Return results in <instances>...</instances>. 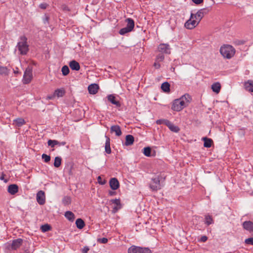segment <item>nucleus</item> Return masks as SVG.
I'll return each instance as SVG.
<instances>
[{
	"label": "nucleus",
	"instance_id": "58836bf2",
	"mask_svg": "<svg viewBox=\"0 0 253 253\" xmlns=\"http://www.w3.org/2000/svg\"><path fill=\"white\" fill-rule=\"evenodd\" d=\"M62 203L64 205H68L71 203V199L69 197H65L62 200Z\"/></svg>",
	"mask_w": 253,
	"mask_h": 253
},
{
	"label": "nucleus",
	"instance_id": "4c0bfd02",
	"mask_svg": "<svg viewBox=\"0 0 253 253\" xmlns=\"http://www.w3.org/2000/svg\"><path fill=\"white\" fill-rule=\"evenodd\" d=\"M169 122V121L166 119H160L156 121V123L158 125L165 124L167 126Z\"/></svg>",
	"mask_w": 253,
	"mask_h": 253
},
{
	"label": "nucleus",
	"instance_id": "20e7f679",
	"mask_svg": "<svg viewBox=\"0 0 253 253\" xmlns=\"http://www.w3.org/2000/svg\"><path fill=\"white\" fill-rule=\"evenodd\" d=\"M220 52L224 58L230 59L235 54V49L231 45H225L220 47Z\"/></svg>",
	"mask_w": 253,
	"mask_h": 253
},
{
	"label": "nucleus",
	"instance_id": "dca6fc26",
	"mask_svg": "<svg viewBox=\"0 0 253 253\" xmlns=\"http://www.w3.org/2000/svg\"><path fill=\"white\" fill-rule=\"evenodd\" d=\"M243 226L245 229L249 231H253V223L251 221H246L243 222Z\"/></svg>",
	"mask_w": 253,
	"mask_h": 253
},
{
	"label": "nucleus",
	"instance_id": "a19ab883",
	"mask_svg": "<svg viewBox=\"0 0 253 253\" xmlns=\"http://www.w3.org/2000/svg\"><path fill=\"white\" fill-rule=\"evenodd\" d=\"M42 159L44 160L45 163H48L50 160V157L45 154H43L42 155Z\"/></svg>",
	"mask_w": 253,
	"mask_h": 253
},
{
	"label": "nucleus",
	"instance_id": "423d86ee",
	"mask_svg": "<svg viewBox=\"0 0 253 253\" xmlns=\"http://www.w3.org/2000/svg\"><path fill=\"white\" fill-rule=\"evenodd\" d=\"M32 79V70L30 68L28 67L26 68L23 79V83L24 84H29Z\"/></svg>",
	"mask_w": 253,
	"mask_h": 253
},
{
	"label": "nucleus",
	"instance_id": "603ef678",
	"mask_svg": "<svg viewBox=\"0 0 253 253\" xmlns=\"http://www.w3.org/2000/svg\"><path fill=\"white\" fill-rule=\"evenodd\" d=\"M89 249L88 247L85 246L82 249V253H87Z\"/></svg>",
	"mask_w": 253,
	"mask_h": 253
},
{
	"label": "nucleus",
	"instance_id": "7ed1b4c3",
	"mask_svg": "<svg viewBox=\"0 0 253 253\" xmlns=\"http://www.w3.org/2000/svg\"><path fill=\"white\" fill-rule=\"evenodd\" d=\"M27 38L23 36L20 37V41L18 42L16 47L22 55H26L29 51V45L27 42Z\"/></svg>",
	"mask_w": 253,
	"mask_h": 253
},
{
	"label": "nucleus",
	"instance_id": "6ab92c4d",
	"mask_svg": "<svg viewBox=\"0 0 253 253\" xmlns=\"http://www.w3.org/2000/svg\"><path fill=\"white\" fill-rule=\"evenodd\" d=\"M106 142L105 145V150L107 154H110L111 153V149L110 148V138L105 135Z\"/></svg>",
	"mask_w": 253,
	"mask_h": 253
},
{
	"label": "nucleus",
	"instance_id": "393cba45",
	"mask_svg": "<svg viewBox=\"0 0 253 253\" xmlns=\"http://www.w3.org/2000/svg\"><path fill=\"white\" fill-rule=\"evenodd\" d=\"M65 93V91L64 88L57 89L54 91V95L55 96L61 97L64 96Z\"/></svg>",
	"mask_w": 253,
	"mask_h": 253
},
{
	"label": "nucleus",
	"instance_id": "2eb2a0df",
	"mask_svg": "<svg viewBox=\"0 0 253 253\" xmlns=\"http://www.w3.org/2000/svg\"><path fill=\"white\" fill-rule=\"evenodd\" d=\"M25 123V121L22 118H18L13 120V125L17 127L22 126Z\"/></svg>",
	"mask_w": 253,
	"mask_h": 253
},
{
	"label": "nucleus",
	"instance_id": "f257e3e1",
	"mask_svg": "<svg viewBox=\"0 0 253 253\" xmlns=\"http://www.w3.org/2000/svg\"><path fill=\"white\" fill-rule=\"evenodd\" d=\"M191 100V96L188 94H185L179 99L174 100L171 109L175 111H180L187 106Z\"/></svg>",
	"mask_w": 253,
	"mask_h": 253
},
{
	"label": "nucleus",
	"instance_id": "13d9d810",
	"mask_svg": "<svg viewBox=\"0 0 253 253\" xmlns=\"http://www.w3.org/2000/svg\"><path fill=\"white\" fill-rule=\"evenodd\" d=\"M66 144V142L65 141H62L61 142H60L59 144H58L59 146H64Z\"/></svg>",
	"mask_w": 253,
	"mask_h": 253
},
{
	"label": "nucleus",
	"instance_id": "49530a36",
	"mask_svg": "<svg viewBox=\"0 0 253 253\" xmlns=\"http://www.w3.org/2000/svg\"><path fill=\"white\" fill-rule=\"evenodd\" d=\"M97 180L98 183L101 185H104L106 183V181L105 180H102L101 177L100 176L98 177Z\"/></svg>",
	"mask_w": 253,
	"mask_h": 253
},
{
	"label": "nucleus",
	"instance_id": "f3484780",
	"mask_svg": "<svg viewBox=\"0 0 253 253\" xmlns=\"http://www.w3.org/2000/svg\"><path fill=\"white\" fill-rule=\"evenodd\" d=\"M69 66L73 70L79 71L80 69L79 63L74 60L70 62Z\"/></svg>",
	"mask_w": 253,
	"mask_h": 253
},
{
	"label": "nucleus",
	"instance_id": "6e6d98bb",
	"mask_svg": "<svg viewBox=\"0 0 253 253\" xmlns=\"http://www.w3.org/2000/svg\"><path fill=\"white\" fill-rule=\"evenodd\" d=\"M120 208H121L120 206L119 207H118V206H116V207L114 208L113 211H114V212H116L117 211H118V209H119Z\"/></svg>",
	"mask_w": 253,
	"mask_h": 253
},
{
	"label": "nucleus",
	"instance_id": "9b49d317",
	"mask_svg": "<svg viewBox=\"0 0 253 253\" xmlns=\"http://www.w3.org/2000/svg\"><path fill=\"white\" fill-rule=\"evenodd\" d=\"M109 184L112 190H115L118 189L120 186L119 181L116 178H112L109 181Z\"/></svg>",
	"mask_w": 253,
	"mask_h": 253
},
{
	"label": "nucleus",
	"instance_id": "72a5a7b5",
	"mask_svg": "<svg viewBox=\"0 0 253 253\" xmlns=\"http://www.w3.org/2000/svg\"><path fill=\"white\" fill-rule=\"evenodd\" d=\"M60 142L56 140H48L47 142V144L49 146L51 147H54L55 145L59 144Z\"/></svg>",
	"mask_w": 253,
	"mask_h": 253
},
{
	"label": "nucleus",
	"instance_id": "9d476101",
	"mask_svg": "<svg viewBox=\"0 0 253 253\" xmlns=\"http://www.w3.org/2000/svg\"><path fill=\"white\" fill-rule=\"evenodd\" d=\"M36 198L37 201L40 205H42L45 203V194L43 191H39L37 194Z\"/></svg>",
	"mask_w": 253,
	"mask_h": 253
},
{
	"label": "nucleus",
	"instance_id": "c9c22d12",
	"mask_svg": "<svg viewBox=\"0 0 253 253\" xmlns=\"http://www.w3.org/2000/svg\"><path fill=\"white\" fill-rule=\"evenodd\" d=\"M61 71L64 76H66L69 73V69L67 66L65 65L62 67Z\"/></svg>",
	"mask_w": 253,
	"mask_h": 253
},
{
	"label": "nucleus",
	"instance_id": "e2e57ef3",
	"mask_svg": "<svg viewBox=\"0 0 253 253\" xmlns=\"http://www.w3.org/2000/svg\"><path fill=\"white\" fill-rule=\"evenodd\" d=\"M25 253H30L26 251H25Z\"/></svg>",
	"mask_w": 253,
	"mask_h": 253
},
{
	"label": "nucleus",
	"instance_id": "3c124183",
	"mask_svg": "<svg viewBox=\"0 0 253 253\" xmlns=\"http://www.w3.org/2000/svg\"><path fill=\"white\" fill-rule=\"evenodd\" d=\"M204 0H192V1L196 4H200L203 2Z\"/></svg>",
	"mask_w": 253,
	"mask_h": 253
},
{
	"label": "nucleus",
	"instance_id": "ea45409f",
	"mask_svg": "<svg viewBox=\"0 0 253 253\" xmlns=\"http://www.w3.org/2000/svg\"><path fill=\"white\" fill-rule=\"evenodd\" d=\"M165 59V56L163 54V53H160L156 56V62H161L163 61Z\"/></svg>",
	"mask_w": 253,
	"mask_h": 253
},
{
	"label": "nucleus",
	"instance_id": "864d4df0",
	"mask_svg": "<svg viewBox=\"0 0 253 253\" xmlns=\"http://www.w3.org/2000/svg\"><path fill=\"white\" fill-rule=\"evenodd\" d=\"M55 97V96H54V94H53L52 95H49L47 96L46 99L47 100H51V99H54Z\"/></svg>",
	"mask_w": 253,
	"mask_h": 253
},
{
	"label": "nucleus",
	"instance_id": "de8ad7c7",
	"mask_svg": "<svg viewBox=\"0 0 253 253\" xmlns=\"http://www.w3.org/2000/svg\"><path fill=\"white\" fill-rule=\"evenodd\" d=\"M202 13H203V16L209 12V9L207 8H202L200 9Z\"/></svg>",
	"mask_w": 253,
	"mask_h": 253
},
{
	"label": "nucleus",
	"instance_id": "4be33fe9",
	"mask_svg": "<svg viewBox=\"0 0 253 253\" xmlns=\"http://www.w3.org/2000/svg\"><path fill=\"white\" fill-rule=\"evenodd\" d=\"M134 142V137L130 134L127 135L126 136V141L125 145L130 146L133 144Z\"/></svg>",
	"mask_w": 253,
	"mask_h": 253
},
{
	"label": "nucleus",
	"instance_id": "4468645a",
	"mask_svg": "<svg viewBox=\"0 0 253 253\" xmlns=\"http://www.w3.org/2000/svg\"><path fill=\"white\" fill-rule=\"evenodd\" d=\"M245 89L250 92H253V81L248 80L244 83Z\"/></svg>",
	"mask_w": 253,
	"mask_h": 253
},
{
	"label": "nucleus",
	"instance_id": "8fccbe9b",
	"mask_svg": "<svg viewBox=\"0 0 253 253\" xmlns=\"http://www.w3.org/2000/svg\"><path fill=\"white\" fill-rule=\"evenodd\" d=\"M158 62H156L155 61V62L154 63L153 66L154 67L157 69H159L160 67H161V65L160 63H158Z\"/></svg>",
	"mask_w": 253,
	"mask_h": 253
},
{
	"label": "nucleus",
	"instance_id": "cd10ccee",
	"mask_svg": "<svg viewBox=\"0 0 253 253\" xmlns=\"http://www.w3.org/2000/svg\"><path fill=\"white\" fill-rule=\"evenodd\" d=\"M76 224L78 228L81 229L85 226L84 222L81 218H78L76 221Z\"/></svg>",
	"mask_w": 253,
	"mask_h": 253
},
{
	"label": "nucleus",
	"instance_id": "a211bd4d",
	"mask_svg": "<svg viewBox=\"0 0 253 253\" xmlns=\"http://www.w3.org/2000/svg\"><path fill=\"white\" fill-rule=\"evenodd\" d=\"M8 192L11 195H14L18 191V186L16 184H11L8 187Z\"/></svg>",
	"mask_w": 253,
	"mask_h": 253
},
{
	"label": "nucleus",
	"instance_id": "79ce46f5",
	"mask_svg": "<svg viewBox=\"0 0 253 253\" xmlns=\"http://www.w3.org/2000/svg\"><path fill=\"white\" fill-rule=\"evenodd\" d=\"M41 229L42 232H47L50 229V226L48 224H44L42 226Z\"/></svg>",
	"mask_w": 253,
	"mask_h": 253
},
{
	"label": "nucleus",
	"instance_id": "052dcab7",
	"mask_svg": "<svg viewBox=\"0 0 253 253\" xmlns=\"http://www.w3.org/2000/svg\"><path fill=\"white\" fill-rule=\"evenodd\" d=\"M174 70H175V68L174 67H171L170 68V71L171 72H174Z\"/></svg>",
	"mask_w": 253,
	"mask_h": 253
},
{
	"label": "nucleus",
	"instance_id": "b1692460",
	"mask_svg": "<svg viewBox=\"0 0 253 253\" xmlns=\"http://www.w3.org/2000/svg\"><path fill=\"white\" fill-rule=\"evenodd\" d=\"M10 70L6 67L0 66V75L3 76H6L9 75Z\"/></svg>",
	"mask_w": 253,
	"mask_h": 253
},
{
	"label": "nucleus",
	"instance_id": "bb28decb",
	"mask_svg": "<svg viewBox=\"0 0 253 253\" xmlns=\"http://www.w3.org/2000/svg\"><path fill=\"white\" fill-rule=\"evenodd\" d=\"M221 88L220 84L219 83H215L212 84L211 89L212 91L216 93L219 92Z\"/></svg>",
	"mask_w": 253,
	"mask_h": 253
},
{
	"label": "nucleus",
	"instance_id": "bf43d9fd",
	"mask_svg": "<svg viewBox=\"0 0 253 253\" xmlns=\"http://www.w3.org/2000/svg\"><path fill=\"white\" fill-rule=\"evenodd\" d=\"M48 21V18L47 17H46V18H45L44 20V23H45V22H47Z\"/></svg>",
	"mask_w": 253,
	"mask_h": 253
},
{
	"label": "nucleus",
	"instance_id": "e433bc0d",
	"mask_svg": "<svg viewBox=\"0 0 253 253\" xmlns=\"http://www.w3.org/2000/svg\"><path fill=\"white\" fill-rule=\"evenodd\" d=\"M139 253H151V250L148 248H142L139 247Z\"/></svg>",
	"mask_w": 253,
	"mask_h": 253
},
{
	"label": "nucleus",
	"instance_id": "5701e85b",
	"mask_svg": "<svg viewBox=\"0 0 253 253\" xmlns=\"http://www.w3.org/2000/svg\"><path fill=\"white\" fill-rule=\"evenodd\" d=\"M167 126L169 128V129L174 132H178L179 130V127L175 126L174 124H173L170 121L169 123H168V124H167Z\"/></svg>",
	"mask_w": 253,
	"mask_h": 253
},
{
	"label": "nucleus",
	"instance_id": "09e8293b",
	"mask_svg": "<svg viewBox=\"0 0 253 253\" xmlns=\"http://www.w3.org/2000/svg\"><path fill=\"white\" fill-rule=\"evenodd\" d=\"M207 240L208 237L206 236H202L201 237L200 241L202 242H205L206 241H207Z\"/></svg>",
	"mask_w": 253,
	"mask_h": 253
},
{
	"label": "nucleus",
	"instance_id": "f8f14e48",
	"mask_svg": "<svg viewBox=\"0 0 253 253\" xmlns=\"http://www.w3.org/2000/svg\"><path fill=\"white\" fill-rule=\"evenodd\" d=\"M110 132L111 133H115L116 135L117 136H121L122 133L121 127L118 125H114L111 126L110 127Z\"/></svg>",
	"mask_w": 253,
	"mask_h": 253
},
{
	"label": "nucleus",
	"instance_id": "f03ea898",
	"mask_svg": "<svg viewBox=\"0 0 253 253\" xmlns=\"http://www.w3.org/2000/svg\"><path fill=\"white\" fill-rule=\"evenodd\" d=\"M162 178V176L159 175H154L151 178L149 187L152 191H157L162 188L163 186L162 182H161Z\"/></svg>",
	"mask_w": 253,
	"mask_h": 253
},
{
	"label": "nucleus",
	"instance_id": "6e6552de",
	"mask_svg": "<svg viewBox=\"0 0 253 253\" xmlns=\"http://www.w3.org/2000/svg\"><path fill=\"white\" fill-rule=\"evenodd\" d=\"M199 22L196 20L190 18L185 23V27L188 29H192L198 25Z\"/></svg>",
	"mask_w": 253,
	"mask_h": 253
},
{
	"label": "nucleus",
	"instance_id": "2f4dec72",
	"mask_svg": "<svg viewBox=\"0 0 253 253\" xmlns=\"http://www.w3.org/2000/svg\"><path fill=\"white\" fill-rule=\"evenodd\" d=\"M170 85L169 83L165 82L162 84L161 88L164 92H168L169 91Z\"/></svg>",
	"mask_w": 253,
	"mask_h": 253
},
{
	"label": "nucleus",
	"instance_id": "37998d69",
	"mask_svg": "<svg viewBox=\"0 0 253 253\" xmlns=\"http://www.w3.org/2000/svg\"><path fill=\"white\" fill-rule=\"evenodd\" d=\"M245 243L248 245H253V238L246 239L245 241Z\"/></svg>",
	"mask_w": 253,
	"mask_h": 253
},
{
	"label": "nucleus",
	"instance_id": "473e14b6",
	"mask_svg": "<svg viewBox=\"0 0 253 253\" xmlns=\"http://www.w3.org/2000/svg\"><path fill=\"white\" fill-rule=\"evenodd\" d=\"M61 158L60 157H56L54 159V166L55 168H58L61 164Z\"/></svg>",
	"mask_w": 253,
	"mask_h": 253
},
{
	"label": "nucleus",
	"instance_id": "c03bdc74",
	"mask_svg": "<svg viewBox=\"0 0 253 253\" xmlns=\"http://www.w3.org/2000/svg\"><path fill=\"white\" fill-rule=\"evenodd\" d=\"M98 242L102 244H106L108 242V239L106 238H99L97 240Z\"/></svg>",
	"mask_w": 253,
	"mask_h": 253
},
{
	"label": "nucleus",
	"instance_id": "680f3d73",
	"mask_svg": "<svg viewBox=\"0 0 253 253\" xmlns=\"http://www.w3.org/2000/svg\"><path fill=\"white\" fill-rule=\"evenodd\" d=\"M113 193H114V192H112V191H110V192H109V194H110V195H112L113 194Z\"/></svg>",
	"mask_w": 253,
	"mask_h": 253
},
{
	"label": "nucleus",
	"instance_id": "0eeeda50",
	"mask_svg": "<svg viewBox=\"0 0 253 253\" xmlns=\"http://www.w3.org/2000/svg\"><path fill=\"white\" fill-rule=\"evenodd\" d=\"M158 50L161 53L170 54V48L169 44L167 43H161L158 47Z\"/></svg>",
	"mask_w": 253,
	"mask_h": 253
},
{
	"label": "nucleus",
	"instance_id": "7c9ffc66",
	"mask_svg": "<svg viewBox=\"0 0 253 253\" xmlns=\"http://www.w3.org/2000/svg\"><path fill=\"white\" fill-rule=\"evenodd\" d=\"M205 219V223L207 225H210L213 223V219H212L211 216L210 215H209V214L206 215Z\"/></svg>",
	"mask_w": 253,
	"mask_h": 253
},
{
	"label": "nucleus",
	"instance_id": "f704fd0d",
	"mask_svg": "<svg viewBox=\"0 0 253 253\" xmlns=\"http://www.w3.org/2000/svg\"><path fill=\"white\" fill-rule=\"evenodd\" d=\"M151 149L149 147H145L143 149V154L147 157L151 156Z\"/></svg>",
	"mask_w": 253,
	"mask_h": 253
},
{
	"label": "nucleus",
	"instance_id": "a878e982",
	"mask_svg": "<svg viewBox=\"0 0 253 253\" xmlns=\"http://www.w3.org/2000/svg\"><path fill=\"white\" fill-rule=\"evenodd\" d=\"M65 217L70 221H73L75 218V214L70 211H67L65 213Z\"/></svg>",
	"mask_w": 253,
	"mask_h": 253
},
{
	"label": "nucleus",
	"instance_id": "1a4fd4ad",
	"mask_svg": "<svg viewBox=\"0 0 253 253\" xmlns=\"http://www.w3.org/2000/svg\"><path fill=\"white\" fill-rule=\"evenodd\" d=\"M23 240L20 238H18L12 241V242L11 244L9 245V249H10L12 250H16L18 249L22 244Z\"/></svg>",
	"mask_w": 253,
	"mask_h": 253
},
{
	"label": "nucleus",
	"instance_id": "ddd939ff",
	"mask_svg": "<svg viewBox=\"0 0 253 253\" xmlns=\"http://www.w3.org/2000/svg\"><path fill=\"white\" fill-rule=\"evenodd\" d=\"M99 89V86L97 84H90L88 87V92L90 94H96Z\"/></svg>",
	"mask_w": 253,
	"mask_h": 253
},
{
	"label": "nucleus",
	"instance_id": "c85d7f7f",
	"mask_svg": "<svg viewBox=\"0 0 253 253\" xmlns=\"http://www.w3.org/2000/svg\"><path fill=\"white\" fill-rule=\"evenodd\" d=\"M139 247L132 245L128 249L127 253H139Z\"/></svg>",
	"mask_w": 253,
	"mask_h": 253
},
{
	"label": "nucleus",
	"instance_id": "aec40b11",
	"mask_svg": "<svg viewBox=\"0 0 253 253\" xmlns=\"http://www.w3.org/2000/svg\"><path fill=\"white\" fill-rule=\"evenodd\" d=\"M203 17V13H202L200 10L195 14L191 13V18L196 19L199 22H200Z\"/></svg>",
	"mask_w": 253,
	"mask_h": 253
},
{
	"label": "nucleus",
	"instance_id": "39448f33",
	"mask_svg": "<svg viewBox=\"0 0 253 253\" xmlns=\"http://www.w3.org/2000/svg\"><path fill=\"white\" fill-rule=\"evenodd\" d=\"M126 21L127 23L126 26L119 31V34L121 35H124L132 31L134 27V22L132 19L128 18L126 19Z\"/></svg>",
	"mask_w": 253,
	"mask_h": 253
},
{
	"label": "nucleus",
	"instance_id": "a18cd8bd",
	"mask_svg": "<svg viewBox=\"0 0 253 253\" xmlns=\"http://www.w3.org/2000/svg\"><path fill=\"white\" fill-rule=\"evenodd\" d=\"M111 202L115 204L117 206H120V201L119 199H115L111 200Z\"/></svg>",
	"mask_w": 253,
	"mask_h": 253
},
{
	"label": "nucleus",
	"instance_id": "4d7b16f0",
	"mask_svg": "<svg viewBox=\"0 0 253 253\" xmlns=\"http://www.w3.org/2000/svg\"><path fill=\"white\" fill-rule=\"evenodd\" d=\"M13 72L15 74H18L19 73L18 68H16L15 70H14Z\"/></svg>",
	"mask_w": 253,
	"mask_h": 253
},
{
	"label": "nucleus",
	"instance_id": "412c9836",
	"mask_svg": "<svg viewBox=\"0 0 253 253\" xmlns=\"http://www.w3.org/2000/svg\"><path fill=\"white\" fill-rule=\"evenodd\" d=\"M108 100L113 104L116 105L117 107H120L121 104L119 101L116 100L115 97L113 94H110L107 96Z\"/></svg>",
	"mask_w": 253,
	"mask_h": 253
},
{
	"label": "nucleus",
	"instance_id": "5fc2aeb1",
	"mask_svg": "<svg viewBox=\"0 0 253 253\" xmlns=\"http://www.w3.org/2000/svg\"><path fill=\"white\" fill-rule=\"evenodd\" d=\"M40 7L42 9L46 8V4H40Z\"/></svg>",
	"mask_w": 253,
	"mask_h": 253
},
{
	"label": "nucleus",
	"instance_id": "c756f323",
	"mask_svg": "<svg viewBox=\"0 0 253 253\" xmlns=\"http://www.w3.org/2000/svg\"><path fill=\"white\" fill-rule=\"evenodd\" d=\"M203 140L204 141V146L206 148H210L211 146V143L212 142V140L211 138H208L207 137L203 138Z\"/></svg>",
	"mask_w": 253,
	"mask_h": 253
}]
</instances>
